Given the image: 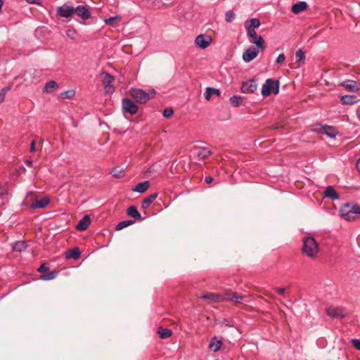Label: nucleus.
I'll list each match as a JSON object with an SVG mask.
<instances>
[{
  "label": "nucleus",
  "instance_id": "nucleus-20",
  "mask_svg": "<svg viewBox=\"0 0 360 360\" xmlns=\"http://www.w3.org/2000/svg\"><path fill=\"white\" fill-rule=\"evenodd\" d=\"M200 298L207 299L214 302H218L223 301V295L215 294V293H206L199 296Z\"/></svg>",
  "mask_w": 360,
  "mask_h": 360
},
{
  "label": "nucleus",
  "instance_id": "nucleus-13",
  "mask_svg": "<svg viewBox=\"0 0 360 360\" xmlns=\"http://www.w3.org/2000/svg\"><path fill=\"white\" fill-rule=\"evenodd\" d=\"M122 108L124 111L134 115L136 114L138 111V106L130 99L124 98L122 99Z\"/></svg>",
  "mask_w": 360,
  "mask_h": 360
},
{
  "label": "nucleus",
  "instance_id": "nucleus-50",
  "mask_svg": "<svg viewBox=\"0 0 360 360\" xmlns=\"http://www.w3.org/2000/svg\"><path fill=\"white\" fill-rule=\"evenodd\" d=\"M275 290L279 293L280 295H283L285 293V288H275Z\"/></svg>",
  "mask_w": 360,
  "mask_h": 360
},
{
  "label": "nucleus",
  "instance_id": "nucleus-49",
  "mask_svg": "<svg viewBox=\"0 0 360 360\" xmlns=\"http://www.w3.org/2000/svg\"><path fill=\"white\" fill-rule=\"evenodd\" d=\"M26 1L30 4H37V5H41L40 0H26Z\"/></svg>",
  "mask_w": 360,
  "mask_h": 360
},
{
  "label": "nucleus",
  "instance_id": "nucleus-57",
  "mask_svg": "<svg viewBox=\"0 0 360 360\" xmlns=\"http://www.w3.org/2000/svg\"><path fill=\"white\" fill-rule=\"evenodd\" d=\"M359 119H360V112H359Z\"/></svg>",
  "mask_w": 360,
  "mask_h": 360
},
{
  "label": "nucleus",
  "instance_id": "nucleus-35",
  "mask_svg": "<svg viewBox=\"0 0 360 360\" xmlns=\"http://www.w3.org/2000/svg\"><path fill=\"white\" fill-rule=\"evenodd\" d=\"M133 224H134V221H132V220H125V221H120V223H118L117 224L116 230L120 231L122 229L127 227Z\"/></svg>",
  "mask_w": 360,
  "mask_h": 360
},
{
  "label": "nucleus",
  "instance_id": "nucleus-51",
  "mask_svg": "<svg viewBox=\"0 0 360 360\" xmlns=\"http://www.w3.org/2000/svg\"><path fill=\"white\" fill-rule=\"evenodd\" d=\"M35 145H36V141L34 140L32 141L31 144H30V152L35 151V150H36Z\"/></svg>",
  "mask_w": 360,
  "mask_h": 360
},
{
  "label": "nucleus",
  "instance_id": "nucleus-4",
  "mask_svg": "<svg viewBox=\"0 0 360 360\" xmlns=\"http://www.w3.org/2000/svg\"><path fill=\"white\" fill-rule=\"evenodd\" d=\"M279 83L278 81H275L273 79H267L262 86V94L264 96H267L271 93L274 94H278Z\"/></svg>",
  "mask_w": 360,
  "mask_h": 360
},
{
  "label": "nucleus",
  "instance_id": "nucleus-19",
  "mask_svg": "<svg viewBox=\"0 0 360 360\" xmlns=\"http://www.w3.org/2000/svg\"><path fill=\"white\" fill-rule=\"evenodd\" d=\"M75 13L83 20H87L90 17V12L85 6H77L75 8Z\"/></svg>",
  "mask_w": 360,
  "mask_h": 360
},
{
  "label": "nucleus",
  "instance_id": "nucleus-7",
  "mask_svg": "<svg viewBox=\"0 0 360 360\" xmlns=\"http://www.w3.org/2000/svg\"><path fill=\"white\" fill-rule=\"evenodd\" d=\"M191 152L193 158L199 160H204L210 155V150L203 147H193Z\"/></svg>",
  "mask_w": 360,
  "mask_h": 360
},
{
  "label": "nucleus",
  "instance_id": "nucleus-1",
  "mask_svg": "<svg viewBox=\"0 0 360 360\" xmlns=\"http://www.w3.org/2000/svg\"><path fill=\"white\" fill-rule=\"evenodd\" d=\"M302 253L307 257L314 259L319 252V245L313 237H305L302 240Z\"/></svg>",
  "mask_w": 360,
  "mask_h": 360
},
{
  "label": "nucleus",
  "instance_id": "nucleus-2",
  "mask_svg": "<svg viewBox=\"0 0 360 360\" xmlns=\"http://www.w3.org/2000/svg\"><path fill=\"white\" fill-rule=\"evenodd\" d=\"M340 214L347 221H355L360 215V207L357 205L345 203L340 209Z\"/></svg>",
  "mask_w": 360,
  "mask_h": 360
},
{
  "label": "nucleus",
  "instance_id": "nucleus-42",
  "mask_svg": "<svg viewBox=\"0 0 360 360\" xmlns=\"http://www.w3.org/2000/svg\"><path fill=\"white\" fill-rule=\"evenodd\" d=\"M75 94V92L74 90H68V91H65L63 93L60 94V97L63 98V99H65V98H70L72 97H73Z\"/></svg>",
  "mask_w": 360,
  "mask_h": 360
},
{
  "label": "nucleus",
  "instance_id": "nucleus-53",
  "mask_svg": "<svg viewBox=\"0 0 360 360\" xmlns=\"http://www.w3.org/2000/svg\"><path fill=\"white\" fill-rule=\"evenodd\" d=\"M356 168L360 172V158L356 162Z\"/></svg>",
  "mask_w": 360,
  "mask_h": 360
},
{
  "label": "nucleus",
  "instance_id": "nucleus-39",
  "mask_svg": "<svg viewBox=\"0 0 360 360\" xmlns=\"http://www.w3.org/2000/svg\"><path fill=\"white\" fill-rule=\"evenodd\" d=\"M111 173L113 176L117 178H122L124 174V170L119 167L113 168Z\"/></svg>",
  "mask_w": 360,
  "mask_h": 360
},
{
  "label": "nucleus",
  "instance_id": "nucleus-37",
  "mask_svg": "<svg viewBox=\"0 0 360 360\" xmlns=\"http://www.w3.org/2000/svg\"><path fill=\"white\" fill-rule=\"evenodd\" d=\"M66 35L69 39L75 40L77 36V32L74 28H69L66 31Z\"/></svg>",
  "mask_w": 360,
  "mask_h": 360
},
{
  "label": "nucleus",
  "instance_id": "nucleus-44",
  "mask_svg": "<svg viewBox=\"0 0 360 360\" xmlns=\"http://www.w3.org/2000/svg\"><path fill=\"white\" fill-rule=\"evenodd\" d=\"M174 114V111L172 108H167L163 110L162 115L165 117L169 118Z\"/></svg>",
  "mask_w": 360,
  "mask_h": 360
},
{
  "label": "nucleus",
  "instance_id": "nucleus-30",
  "mask_svg": "<svg viewBox=\"0 0 360 360\" xmlns=\"http://www.w3.org/2000/svg\"><path fill=\"white\" fill-rule=\"evenodd\" d=\"M157 333L159 335L160 338L166 339V338H169L172 335V332L169 328H163L162 327H159L158 328Z\"/></svg>",
  "mask_w": 360,
  "mask_h": 360
},
{
  "label": "nucleus",
  "instance_id": "nucleus-10",
  "mask_svg": "<svg viewBox=\"0 0 360 360\" xmlns=\"http://www.w3.org/2000/svg\"><path fill=\"white\" fill-rule=\"evenodd\" d=\"M211 42V37L205 34H199L195 39L196 46L202 49L207 48L210 45Z\"/></svg>",
  "mask_w": 360,
  "mask_h": 360
},
{
  "label": "nucleus",
  "instance_id": "nucleus-56",
  "mask_svg": "<svg viewBox=\"0 0 360 360\" xmlns=\"http://www.w3.org/2000/svg\"><path fill=\"white\" fill-rule=\"evenodd\" d=\"M27 163H28L29 165H31V164H32V161H28V162H27Z\"/></svg>",
  "mask_w": 360,
  "mask_h": 360
},
{
  "label": "nucleus",
  "instance_id": "nucleus-12",
  "mask_svg": "<svg viewBox=\"0 0 360 360\" xmlns=\"http://www.w3.org/2000/svg\"><path fill=\"white\" fill-rule=\"evenodd\" d=\"M75 13V8L67 4L59 6L57 13L62 18H70Z\"/></svg>",
  "mask_w": 360,
  "mask_h": 360
},
{
  "label": "nucleus",
  "instance_id": "nucleus-23",
  "mask_svg": "<svg viewBox=\"0 0 360 360\" xmlns=\"http://www.w3.org/2000/svg\"><path fill=\"white\" fill-rule=\"evenodd\" d=\"M324 196L332 200H337L339 198V195L333 186H328L324 191Z\"/></svg>",
  "mask_w": 360,
  "mask_h": 360
},
{
  "label": "nucleus",
  "instance_id": "nucleus-18",
  "mask_svg": "<svg viewBox=\"0 0 360 360\" xmlns=\"http://www.w3.org/2000/svg\"><path fill=\"white\" fill-rule=\"evenodd\" d=\"M91 224V219L89 215H85L82 219H80L76 226L77 231H84Z\"/></svg>",
  "mask_w": 360,
  "mask_h": 360
},
{
  "label": "nucleus",
  "instance_id": "nucleus-17",
  "mask_svg": "<svg viewBox=\"0 0 360 360\" xmlns=\"http://www.w3.org/2000/svg\"><path fill=\"white\" fill-rule=\"evenodd\" d=\"M50 202V199L48 197H44L41 199H36L34 200L31 205L30 208L32 209H38V208H44L46 207Z\"/></svg>",
  "mask_w": 360,
  "mask_h": 360
},
{
  "label": "nucleus",
  "instance_id": "nucleus-9",
  "mask_svg": "<svg viewBox=\"0 0 360 360\" xmlns=\"http://www.w3.org/2000/svg\"><path fill=\"white\" fill-rule=\"evenodd\" d=\"M259 51H261V49L256 46H250L248 49L245 50V51L243 53V59L245 62L249 63L252 61L253 59H255Z\"/></svg>",
  "mask_w": 360,
  "mask_h": 360
},
{
  "label": "nucleus",
  "instance_id": "nucleus-26",
  "mask_svg": "<svg viewBox=\"0 0 360 360\" xmlns=\"http://www.w3.org/2000/svg\"><path fill=\"white\" fill-rule=\"evenodd\" d=\"M58 88V85L57 82L54 80H51L46 83L44 88V92L50 94L57 90Z\"/></svg>",
  "mask_w": 360,
  "mask_h": 360
},
{
  "label": "nucleus",
  "instance_id": "nucleus-32",
  "mask_svg": "<svg viewBox=\"0 0 360 360\" xmlns=\"http://www.w3.org/2000/svg\"><path fill=\"white\" fill-rule=\"evenodd\" d=\"M338 134V132L334 127L326 125L323 134H326L330 138H334Z\"/></svg>",
  "mask_w": 360,
  "mask_h": 360
},
{
  "label": "nucleus",
  "instance_id": "nucleus-33",
  "mask_svg": "<svg viewBox=\"0 0 360 360\" xmlns=\"http://www.w3.org/2000/svg\"><path fill=\"white\" fill-rule=\"evenodd\" d=\"M295 58L297 59V61L298 63V67H300L302 65L304 64V59H305V53L302 49H299L295 53Z\"/></svg>",
  "mask_w": 360,
  "mask_h": 360
},
{
  "label": "nucleus",
  "instance_id": "nucleus-22",
  "mask_svg": "<svg viewBox=\"0 0 360 360\" xmlns=\"http://www.w3.org/2000/svg\"><path fill=\"white\" fill-rule=\"evenodd\" d=\"M307 8V4L305 1H299L292 5L291 11L293 13L297 14L304 11Z\"/></svg>",
  "mask_w": 360,
  "mask_h": 360
},
{
  "label": "nucleus",
  "instance_id": "nucleus-31",
  "mask_svg": "<svg viewBox=\"0 0 360 360\" xmlns=\"http://www.w3.org/2000/svg\"><path fill=\"white\" fill-rule=\"evenodd\" d=\"M341 101L343 104L351 105L356 103L357 99L354 95H345L341 97Z\"/></svg>",
  "mask_w": 360,
  "mask_h": 360
},
{
  "label": "nucleus",
  "instance_id": "nucleus-24",
  "mask_svg": "<svg viewBox=\"0 0 360 360\" xmlns=\"http://www.w3.org/2000/svg\"><path fill=\"white\" fill-rule=\"evenodd\" d=\"M149 187L150 182L148 181H146L143 182L139 183L134 188H132V191L139 193H143L146 192Z\"/></svg>",
  "mask_w": 360,
  "mask_h": 360
},
{
  "label": "nucleus",
  "instance_id": "nucleus-52",
  "mask_svg": "<svg viewBox=\"0 0 360 360\" xmlns=\"http://www.w3.org/2000/svg\"><path fill=\"white\" fill-rule=\"evenodd\" d=\"M213 178L212 176H207L205 178V181L207 183V184H211L212 183L213 181Z\"/></svg>",
  "mask_w": 360,
  "mask_h": 360
},
{
  "label": "nucleus",
  "instance_id": "nucleus-8",
  "mask_svg": "<svg viewBox=\"0 0 360 360\" xmlns=\"http://www.w3.org/2000/svg\"><path fill=\"white\" fill-rule=\"evenodd\" d=\"M102 78V84L105 87V90L108 93H112L114 91V87L112 85L114 81V77L106 72H103L101 74Z\"/></svg>",
  "mask_w": 360,
  "mask_h": 360
},
{
  "label": "nucleus",
  "instance_id": "nucleus-47",
  "mask_svg": "<svg viewBox=\"0 0 360 360\" xmlns=\"http://www.w3.org/2000/svg\"><path fill=\"white\" fill-rule=\"evenodd\" d=\"M48 270H49V268L46 264H42L38 269V271H39L41 273L48 271Z\"/></svg>",
  "mask_w": 360,
  "mask_h": 360
},
{
  "label": "nucleus",
  "instance_id": "nucleus-55",
  "mask_svg": "<svg viewBox=\"0 0 360 360\" xmlns=\"http://www.w3.org/2000/svg\"><path fill=\"white\" fill-rule=\"evenodd\" d=\"M274 128H275V129H278V128H279V127H278V125H276Z\"/></svg>",
  "mask_w": 360,
  "mask_h": 360
},
{
  "label": "nucleus",
  "instance_id": "nucleus-21",
  "mask_svg": "<svg viewBox=\"0 0 360 360\" xmlns=\"http://www.w3.org/2000/svg\"><path fill=\"white\" fill-rule=\"evenodd\" d=\"M261 23L258 18H250L244 22V27L245 29H253L256 30L260 26Z\"/></svg>",
  "mask_w": 360,
  "mask_h": 360
},
{
  "label": "nucleus",
  "instance_id": "nucleus-15",
  "mask_svg": "<svg viewBox=\"0 0 360 360\" xmlns=\"http://www.w3.org/2000/svg\"><path fill=\"white\" fill-rule=\"evenodd\" d=\"M243 300V297L238 295L236 292L229 291L223 295V300L231 301L234 303H240Z\"/></svg>",
  "mask_w": 360,
  "mask_h": 360
},
{
  "label": "nucleus",
  "instance_id": "nucleus-46",
  "mask_svg": "<svg viewBox=\"0 0 360 360\" xmlns=\"http://www.w3.org/2000/svg\"><path fill=\"white\" fill-rule=\"evenodd\" d=\"M285 59V55L283 53H281L277 57L276 63L278 64L282 63L284 62Z\"/></svg>",
  "mask_w": 360,
  "mask_h": 360
},
{
  "label": "nucleus",
  "instance_id": "nucleus-27",
  "mask_svg": "<svg viewBox=\"0 0 360 360\" xmlns=\"http://www.w3.org/2000/svg\"><path fill=\"white\" fill-rule=\"evenodd\" d=\"M215 94L217 96H220L221 92L219 89L212 88V87H207L205 89V92L204 94L205 98L206 101H210L212 95Z\"/></svg>",
  "mask_w": 360,
  "mask_h": 360
},
{
  "label": "nucleus",
  "instance_id": "nucleus-29",
  "mask_svg": "<svg viewBox=\"0 0 360 360\" xmlns=\"http://www.w3.org/2000/svg\"><path fill=\"white\" fill-rule=\"evenodd\" d=\"M80 256V251L79 248H75L73 249L68 250L65 253V257L68 259H77Z\"/></svg>",
  "mask_w": 360,
  "mask_h": 360
},
{
  "label": "nucleus",
  "instance_id": "nucleus-54",
  "mask_svg": "<svg viewBox=\"0 0 360 360\" xmlns=\"http://www.w3.org/2000/svg\"><path fill=\"white\" fill-rule=\"evenodd\" d=\"M5 88H6V93L8 90H10V89H11L10 87H5Z\"/></svg>",
  "mask_w": 360,
  "mask_h": 360
},
{
  "label": "nucleus",
  "instance_id": "nucleus-25",
  "mask_svg": "<svg viewBox=\"0 0 360 360\" xmlns=\"http://www.w3.org/2000/svg\"><path fill=\"white\" fill-rule=\"evenodd\" d=\"M158 197V193H154L148 195V197L145 198L141 203V207L143 209H148L151 203L156 199Z\"/></svg>",
  "mask_w": 360,
  "mask_h": 360
},
{
  "label": "nucleus",
  "instance_id": "nucleus-3",
  "mask_svg": "<svg viewBox=\"0 0 360 360\" xmlns=\"http://www.w3.org/2000/svg\"><path fill=\"white\" fill-rule=\"evenodd\" d=\"M129 94L134 98L136 102L139 103H146L150 98H153L155 95V91L150 90L146 92L140 89L132 88L129 90Z\"/></svg>",
  "mask_w": 360,
  "mask_h": 360
},
{
  "label": "nucleus",
  "instance_id": "nucleus-48",
  "mask_svg": "<svg viewBox=\"0 0 360 360\" xmlns=\"http://www.w3.org/2000/svg\"><path fill=\"white\" fill-rule=\"evenodd\" d=\"M5 96H6V88H4L3 89H1V91H0V103H1L2 101H4L5 99Z\"/></svg>",
  "mask_w": 360,
  "mask_h": 360
},
{
  "label": "nucleus",
  "instance_id": "nucleus-28",
  "mask_svg": "<svg viewBox=\"0 0 360 360\" xmlns=\"http://www.w3.org/2000/svg\"><path fill=\"white\" fill-rule=\"evenodd\" d=\"M127 214L130 216L131 217L136 219V220H141V215L139 212L137 207L136 206H130L127 210Z\"/></svg>",
  "mask_w": 360,
  "mask_h": 360
},
{
  "label": "nucleus",
  "instance_id": "nucleus-40",
  "mask_svg": "<svg viewBox=\"0 0 360 360\" xmlns=\"http://www.w3.org/2000/svg\"><path fill=\"white\" fill-rule=\"evenodd\" d=\"M57 274H58L56 271H49L46 274H42L41 276V278L43 280H51V279L55 278L56 277Z\"/></svg>",
  "mask_w": 360,
  "mask_h": 360
},
{
  "label": "nucleus",
  "instance_id": "nucleus-11",
  "mask_svg": "<svg viewBox=\"0 0 360 360\" xmlns=\"http://www.w3.org/2000/svg\"><path fill=\"white\" fill-rule=\"evenodd\" d=\"M257 89L255 80L250 79L243 83L241 91L245 94H253Z\"/></svg>",
  "mask_w": 360,
  "mask_h": 360
},
{
  "label": "nucleus",
  "instance_id": "nucleus-45",
  "mask_svg": "<svg viewBox=\"0 0 360 360\" xmlns=\"http://www.w3.org/2000/svg\"><path fill=\"white\" fill-rule=\"evenodd\" d=\"M352 345L354 348L360 350V340L358 339H353L352 340Z\"/></svg>",
  "mask_w": 360,
  "mask_h": 360
},
{
  "label": "nucleus",
  "instance_id": "nucleus-34",
  "mask_svg": "<svg viewBox=\"0 0 360 360\" xmlns=\"http://www.w3.org/2000/svg\"><path fill=\"white\" fill-rule=\"evenodd\" d=\"M27 248V245L24 241H18L16 242L13 246V250L16 252H22L25 250Z\"/></svg>",
  "mask_w": 360,
  "mask_h": 360
},
{
  "label": "nucleus",
  "instance_id": "nucleus-14",
  "mask_svg": "<svg viewBox=\"0 0 360 360\" xmlns=\"http://www.w3.org/2000/svg\"><path fill=\"white\" fill-rule=\"evenodd\" d=\"M340 85L352 92L360 90V84L354 80H346L341 82Z\"/></svg>",
  "mask_w": 360,
  "mask_h": 360
},
{
  "label": "nucleus",
  "instance_id": "nucleus-38",
  "mask_svg": "<svg viewBox=\"0 0 360 360\" xmlns=\"http://www.w3.org/2000/svg\"><path fill=\"white\" fill-rule=\"evenodd\" d=\"M120 20H121V17H120V16H114V17H110L109 18L105 19L104 22L107 25H114L115 22H118Z\"/></svg>",
  "mask_w": 360,
  "mask_h": 360
},
{
  "label": "nucleus",
  "instance_id": "nucleus-41",
  "mask_svg": "<svg viewBox=\"0 0 360 360\" xmlns=\"http://www.w3.org/2000/svg\"><path fill=\"white\" fill-rule=\"evenodd\" d=\"M326 125L320 124H316L312 126L311 130L313 131L319 133V134H323L325 130Z\"/></svg>",
  "mask_w": 360,
  "mask_h": 360
},
{
  "label": "nucleus",
  "instance_id": "nucleus-16",
  "mask_svg": "<svg viewBox=\"0 0 360 360\" xmlns=\"http://www.w3.org/2000/svg\"><path fill=\"white\" fill-rule=\"evenodd\" d=\"M222 345V340L218 337L214 336L211 338L208 347L214 352H217L221 349Z\"/></svg>",
  "mask_w": 360,
  "mask_h": 360
},
{
  "label": "nucleus",
  "instance_id": "nucleus-6",
  "mask_svg": "<svg viewBox=\"0 0 360 360\" xmlns=\"http://www.w3.org/2000/svg\"><path fill=\"white\" fill-rule=\"evenodd\" d=\"M326 312L332 319H344L347 316V311L344 307L328 306L326 308Z\"/></svg>",
  "mask_w": 360,
  "mask_h": 360
},
{
  "label": "nucleus",
  "instance_id": "nucleus-43",
  "mask_svg": "<svg viewBox=\"0 0 360 360\" xmlns=\"http://www.w3.org/2000/svg\"><path fill=\"white\" fill-rule=\"evenodd\" d=\"M235 17H236V15L233 11L229 10L226 12L225 20L226 22H232L234 20Z\"/></svg>",
  "mask_w": 360,
  "mask_h": 360
},
{
  "label": "nucleus",
  "instance_id": "nucleus-36",
  "mask_svg": "<svg viewBox=\"0 0 360 360\" xmlns=\"http://www.w3.org/2000/svg\"><path fill=\"white\" fill-rule=\"evenodd\" d=\"M230 102L233 107H239L242 105V98L238 96H233L230 98Z\"/></svg>",
  "mask_w": 360,
  "mask_h": 360
},
{
  "label": "nucleus",
  "instance_id": "nucleus-5",
  "mask_svg": "<svg viewBox=\"0 0 360 360\" xmlns=\"http://www.w3.org/2000/svg\"><path fill=\"white\" fill-rule=\"evenodd\" d=\"M245 30L247 31V36L250 39V42L260 48L261 51H264L266 49V46L263 37L260 35H258L255 30Z\"/></svg>",
  "mask_w": 360,
  "mask_h": 360
}]
</instances>
